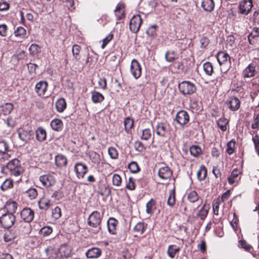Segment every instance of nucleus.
Listing matches in <instances>:
<instances>
[{"label": "nucleus", "instance_id": "f257e3e1", "mask_svg": "<svg viewBox=\"0 0 259 259\" xmlns=\"http://www.w3.org/2000/svg\"><path fill=\"white\" fill-rule=\"evenodd\" d=\"M217 59L220 66L222 73H226L231 66V62L229 54L225 52H220L217 55Z\"/></svg>", "mask_w": 259, "mask_h": 259}, {"label": "nucleus", "instance_id": "f03ea898", "mask_svg": "<svg viewBox=\"0 0 259 259\" xmlns=\"http://www.w3.org/2000/svg\"><path fill=\"white\" fill-rule=\"evenodd\" d=\"M103 218V214L98 211L92 212L88 219V224L95 228L94 233H98L101 230V223Z\"/></svg>", "mask_w": 259, "mask_h": 259}, {"label": "nucleus", "instance_id": "7ed1b4c3", "mask_svg": "<svg viewBox=\"0 0 259 259\" xmlns=\"http://www.w3.org/2000/svg\"><path fill=\"white\" fill-rule=\"evenodd\" d=\"M179 92L184 96H187L194 94L196 91L195 85L190 81H183L178 85Z\"/></svg>", "mask_w": 259, "mask_h": 259}, {"label": "nucleus", "instance_id": "20e7f679", "mask_svg": "<svg viewBox=\"0 0 259 259\" xmlns=\"http://www.w3.org/2000/svg\"><path fill=\"white\" fill-rule=\"evenodd\" d=\"M6 167L10 171V175L15 177L20 176L23 171V168L21 166L19 160L16 158L8 162Z\"/></svg>", "mask_w": 259, "mask_h": 259}, {"label": "nucleus", "instance_id": "39448f33", "mask_svg": "<svg viewBox=\"0 0 259 259\" xmlns=\"http://www.w3.org/2000/svg\"><path fill=\"white\" fill-rule=\"evenodd\" d=\"M17 133L23 145L31 140L34 135L33 131L29 128L27 129L20 128L17 131Z\"/></svg>", "mask_w": 259, "mask_h": 259}, {"label": "nucleus", "instance_id": "423d86ee", "mask_svg": "<svg viewBox=\"0 0 259 259\" xmlns=\"http://www.w3.org/2000/svg\"><path fill=\"white\" fill-rule=\"evenodd\" d=\"M16 221L15 216L11 213H6L0 217V224L5 229L11 228Z\"/></svg>", "mask_w": 259, "mask_h": 259}, {"label": "nucleus", "instance_id": "0eeeda50", "mask_svg": "<svg viewBox=\"0 0 259 259\" xmlns=\"http://www.w3.org/2000/svg\"><path fill=\"white\" fill-rule=\"evenodd\" d=\"M153 131L156 134L160 137H166L169 133V125L166 122H158Z\"/></svg>", "mask_w": 259, "mask_h": 259}, {"label": "nucleus", "instance_id": "6e6552de", "mask_svg": "<svg viewBox=\"0 0 259 259\" xmlns=\"http://www.w3.org/2000/svg\"><path fill=\"white\" fill-rule=\"evenodd\" d=\"M39 179L42 185L47 188L54 186L56 182V180L53 173L41 175L39 177Z\"/></svg>", "mask_w": 259, "mask_h": 259}, {"label": "nucleus", "instance_id": "1a4fd4ad", "mask_svg": "<svg viewBox=\"0 0 259 259\" xmlns=\"http://www.w3.org/2000/svg\"><path fill=\"white\" fill-rule=\"evenodd\" d=\"M76 177L80 179L84 178L88 170L87 166L82 162H77L74 166Z\"/></svg>", "mask_w": 259, "mask_h": 259}, {"label": "nucleus", "instance_id": "9d476101", "mask_svg": "<svg viewBox=\"0 0 259 259\" xmlns=\"http://www.w3.org/2000/svg\"><path fill=\"white\" fill-rule=\"evenodd\" d=\"M142 18L139 15H134L130 22V29L133 33H137L141 25Z\"/></svg>", "mask_w": 259, "mask_h": 259}, {"label": "nucleus", "instance_id": "9b49d317", "mask_svg": "<svg viewBox=\"0 0 259 259\" xmlns=\"http://www.w3.org/2000/svg\"><path fill=\"white\" fill-rule=\"evenodd\" d=\"M130 70L131 74L135 79H138L141 76L142 68L139 62L133 59L131 64Z\"/></svg>", "mask_w": 259, "mask_h": 259}, {"label": "nucleus", "instance_id": "f8f14e48", "mask_svg": "<svg viewBox=\"0 0 259 259\" xmlns=\"http://www.w3.org/2000/svg\"><path fill=\"white\" fill-rule=\"evenodd\" d=\"M189 119L188 113L184 110L179 111L176 115L175 120L181 126H183L188 123Z\"/></svg>", "mask_w": 259, "mask_h": 259}, {"label": "nucleus", "instance_id": "ddd939ff", "mask_svg": "<svg viewBox=\"0 0 259 259\" xmlns=\"http://www.w3.org/2000/svg\"><path fill=\"white\" fill-rule=\"evenodd\" d=\"M252 6V0H243L239 4V13L246 15L251 11Z\"/></svg>", "mask_w": 259, "mask_h": 259}, {"label": "nucleus", "instance_id": "4468645a", "mask_svg": "<svg viewBox=\"0 0 259 259\" xmlns=\"http://www.w3.org/2000/svg\"><path fill=\"white\" fill-rule=\"evenodd\" d=\"M21 219L26 223L31 222L34 218V211L29 207L23 208L20 212Z\"/></svg>", "mask_w": 259, "mask_h": 259}, {"label": "nucleus", "instance_id": "2eb2a0df", "mask_svg": "<svg viewBox=\"0 0 259 259\" xmlns=\"http://www.w3.org/2000/svg\"><path fill=\"white\" fill-rule=\"evenodd\" d=\"M226 104L227 107L233 111L237 110L240 105L239 100L233 96L229 97L227 100Z\"/></svg>", "mask_w": 259, "mask_h": 259}, {"label": "nucleus", "instance_id": "dca6fc26", "mask_svg": "<svg viewBox=\"0 0 259 259\" xmlns=\"http://www.w3.org/2000/svg\"><path fill=\"white\" fill-rule=\"evenodd\" d=\"M59 249L53 246H49L45 249V258L54 259L58 255Z\"/></svg>", "mask_w": 259, "mask_h": 259}, {"label": "nucleus", "instance_id": "f3484780", "mask_svg": "<svg viewBox=\"0 0 259 259\" xmlns=\"http://www.w3.org/2000/svg\"><path fill=\"white\" fill-rule=\"evenodd\" d=\"M48 83L46 81H40L35 87V91L39 96H44L47 91Z\"/></svg>", "mask_w": 259, "mask_h": 259}, {"label": "nucleus", "instance_id": "a211bd4d", "mask_svg": "<svg viewBox=\"0 0 259 259\" xmlns=\"http://www.w3.org/2000/svg\"><path fill=\"white\" fill-rule=\"evenodd\" d=\"M240 174L241 172L237 168L234 169L230 176L228 178L229 183L230 185H235L237 184L240 180V177H239Z\"/></svg>", "mask_w": 259, "mask_h": 259}, {"label": "nucleus", "instance_id": "6ab92c4d", "mask_svg": "<svg viewBox=\"0 0 259 259\" xmlns=\"http://www.w3.org/2000/svg\"><path fill=\"white\" fill-rule=\"evenodd\" d=\"M255 64L254 63L249 64L243 70V75L245 78H250L254 76L255 71Z\"/></svg>", "mask_w": 259, "mask_h": 259}, {"label": "nucleus", "instance_id": "aec40b11", "mask_svg": "<svg viewBox=\"0 0 259 259\" xmlns=\"http://www.w3.org/2000/svg\"><path fill=\"white\" fill-rule=\"evenodd\" d=\"M101 253L102 250L101 249L93 247L86 252L85 255L88 258H97L101 255Z\"/></svg>", "mask_w": 259, "mask_h": 259}, {"label": "nucleus", "instance_id": "412c9836", "mask_svg": "<svg viewBox=\"0 0 259 259\" xmlns=\"http://www.w3.org/2000/svg\"><path fill=\"white\" fill-rule=\"evenodd\" d=\"M125 5L119 3L114 10L115 15L117 20H121L125 16Z\"/></svg>", "mask_w": 259, "mask_h": 259}, {"label": "nucleus", "instance_id": "4be33fe9", "mask_svg": "<svg viewBox=\"0 0 259 259\" xmlns=\"http://www.w3.org/2000/svg\"><path fill=\"white\" fill-rule=\"evenodd\" d=\"M159 177L163 180H168L172 176V171L168 167H162L158 170Z\"/></svg>", "mask_w": 259, "mask_h": 259}, {"label": "nucleus", "instance_id": "5701e85b", "mask_svg": "<svg viewBox=\"0 0 259 259\" xmlns=\"http://www.w3.org/2000/svg\"><path fill=\"white\" fill-rule=\"evenodd\" d=\"M17 207L18 204L16 201L8 200L6 203L4 208L7 211L6 213H11V214H14L17 208Z\"/></svg>", "mask_w": 259, "mask_h": 259}, {"label": "nucleus", "instance_id": "b1692460", "mask_svg": "<svg viewBox=\"0 0 259 259\" xmlns=\"http://www.w3.org/2000/svg\"><path fill=\"white\" fill-rule=\"evenodd\" d=\"M118 223L117 220L113 218H110L107 221V227L109 232L111 234H116V226Z\"/></svg>", "mask_w": 259, "mask_h": 259}, {"label": "nucleus", "instance_id": "393cba45", "mask_svg": "<svg viewBox=\"0 0 259 259\" xmlns=\"http://www.w3.org/2000/svg\"><path fill=\"white\" fill-rule=\"evenodd\" d=\"M201 7L206 12H212L214 8V3L213 0H202Z\"/></svg>", "mask_w": 259, "mask_h": 259}, {"label": "nucleus", "instance_id": "a878e982", "mask_svg": "<svg viewBox=\"0 0 259 259\" xmlns=\"http://www.w3.org/2000/svg\"><path fill=\"white\" fill-rule=\"evenodd\" d=\"M38 205L39 209L47 210L51 205V200L43 197L38 201Z\"/></svg>", "mask_w": 259, "mask_h": 259}, {"label": "nucleus", "instance_id": "bb28decb", "mask_svg": "<svg viewBox=\"0 0 259 259\" xmlns=\"http://www.w3.org/2000/svg\"><path fill=\"white\" fill-rule=\"evenodd\" d=\"M56 165L59 167L66 166L67 164V159L66 157L62 154H58L55 158Z\"/></svg>", "mask_w": 259, "mask_h": 259}, {"label": "nucleus", "instance_id": "cd10ccee", "mask_svg": "<svg viewBox=\"0 0 259 259\" xmlns=\"http://www.w3.org/2000/svg\"><path fill=\"white\" fill-rule=\"evenodd\" d=\"M89 157L92 162L99 166L102 162V158L100 154L96 152L92 151L89 153Z\"/></svg>", "mask_w": 259, "mask_h": 259}, {"label": "nucleus", "instance_id": "c85d7f7f", "mask_svg": "<svg viewBox=\"0 0 259 259\" xmlns=\"http://www.w3.org/2000/svg\"><path fill=\"white\" fill-rule=\"evenodd\" d=\"M147 228V224L144 222H139L134 227V231L140 235L143 234Z\"/></svg>", "mask_w": 259, "mask_h": 259}, {"label": "nucleus", "instance_id": "c756f323", "mask_svg": "<svg viewBox=\"0 0 259 259\" xmlns=\"http://www.w3.org/2000/svg\"><path fill=\"white\" fill-rule=\"evenodd\" d=\"M63 124L60 119H54L51 122V126L52 129L56 131H60L63 128Z\"/></svg>", "mask_w": 259, "mask_h": 259}, {"label": "nucleus", "instance_id": "7c9ffc66", "mask_svg": "<svg viewBox=\"0 0 259 259\" xmlns=\"http://www.w3.org/2000/svg\"><path fill=\"white\" fill-rule=\"evenodd\" d=\"M91 99L93 103H99L104 100V97L102 94L94 91L92 92Z\"/></svg>", "mask_w": 259, "mask_h": 259}, {"label": "nucleus", "instance_id": "2f4dec72", "mask_svg": "<svg viewBox=\"0 0 259 259\" xmlns=\"http://www.w3.org/2000/svg\"><path fill=\"white\" fill-rule=\"evenodd\" d=\"M55 106L58 112H62L66 108L65 100L63 98L59 99L56 101Z\"/></svg>", "mask_w": 259, "mask_h": 259}, {"label": "nucleus", "instance_id": "473e14b6", "mask_svg": "<svg viewBox=\"0 0 259 259\" xmlns=\"http://www.w3.org/2000/svg\"><path fill=\"white\" fill-rule=\"evenodd\" d=\"M36 138L39 142H42L46 139V132L45 129L39 127L35 131Z\"/></svg>", "mask_w": 259, "mask_h": 259}, {"label": "nucleus", "instance_id": "72a5a7b5", "mask_svg": "<svg viewBox=\"0 0 259 259\" xmlns=\"http://www.w3.org/2000/svg\"><path fill=\"white\" fill-rule=\"evenodd\" d=\"M207 175V169L205 166L202 165L200 166L199 170L197 172V177L199 181L204 180Z\"/></svg>", "mask_w": 259, "mask_h": 259}, {"label": "nucleus", "instance_id": "f704fd0d", "mask_svg": "<svg viewBox=\"0 0 259 259\" xmlns=\"http://www.w3.org/2000/svg\"><path fill=\"white\" fill-rule=\"evenodd\" d=\"M187 198L188 200L191 203H195L199 200V196L195 191L188 193Z\"/></svg>", "mask_w": 259, "mask_h": 259}, {"label": "nucleus", "instance_id": "c9c22d12", "mask_svg": "<svg viewBox=\"0 0 259 259\" xmlns=\"http://www.w3.org/2000/svg\"><path fill=\"white\" fill-rule=\"evenodd\" d=\"M14 35L16 37L24 39L26 37V31L23 27L19 26L14 31Z\"/></svg>", "mask_w": 259, "mask_h": 259}, {"label": "nucleus", "instance_id": "e433bc0d", "mask_svg": "<svg viewBox=\"0 0 259 259\" xmlns=\"http://www.w3.org/2000/svg\"><path fill=\"white\" fill-rule=\"evenodd\" d=\"M59 251L60 252L62 256L67 257H69L71 253V249L68 245H63L60 247Z\"/></svg>", "mask_w": 259, "mask_h": 259}, {"label": "nucleus", "instance_id": "4c0bfd02", "mask_svg": "<svg viewBox=\"0 0 259 259\" xmlns=\"http://www.w3.org/2000/svg\"><path fill=\"white\" fill-rule=\"evenodd\" d=\"M13 187V181L11 179H6L3 182L1 186V189L5 191L9 189H11Z\"/></svg>", "mask_w": 259, "mask_h": 259}, {"label": "nucleus", "instance_id": "58836bf2", "mask_svg": "<svg viewBox=\"0 0 259 259\" xmlns=\"http://www.w3.org/2000/svg\"><path fill=\"white\" fill-rule=\"evenodd\" d=\"M209 208L207 207L204 204L199 210V212L197 214V216L199 217L201 220H204L207 215Z\"/></svg>", "mask_w": 259, "mask_h": 259}, {"label": "nucleus", "instance_id": "ea45409f", "mask_svg": "<svg viewBox=\"0 0 259 259\" xmlns=\"http://www.w3.org/2000/svg\"><path fill=\"white\" fill-rule=\"evenodd\" d=\"M9 151V146L7 141L4 138L0 137V153Z\"/></svg>", "mask_w": 259, "mask_h": 259}, {"label": "nucleus", "instance_id": "a19ab883", "mask_svg": "<svg viewBox=\"0 0 259 259\" xmlns=\"http://www.w3.org/2000/svg\"><path fill=\"white\" fill-rule=\"evenodd\" d=\"M125 131L129 133L134 126V120L130 117H126L124 122Z\"/></svg>", "mask_w": 259, "mask_h": 259}, {"label": "nucleus", "instance_id": "79ce46f5", "mask_svg": "<svg viewBox=\"0 0 259 259\" xmlns=\"http://www.w3.org/2000/svg\"><path fill=\"white\" fill-rule=\"evenodd\" d=\"M26 196L30 200L34 199L37 196V191L35 188H30L25 192Z\"/></svg>", "mask_w": 259, "mask_h": 259}, {"label": "nucleus", "instance_id": "37998d69", "mask_svg": "<svg viewBox=\"0 0 259 259\" xmlns=\"http://www.w3.org/2000/svg\"><path fill=\"white\" fill-rule=\"evenodd\" d=\"M155 201L153 199H151L146 204V212L151 214L155 209Z\"/></svg>", "mask_w": 259, "mask_h": 259}, {"label": "nucleus", "instance_id": "c03bdc74", "mask_svg": "<svg viewBox=\"0 0 259 259\" xmlns=\"http://www.w3.org/2000/svg\"><path fill=\"white\" fill-rule=\"evenodd\" d=\"M203 70L208 75H211L213 72V68L212 64L209 62H206L203 64Z\"/></svg>", "mask_w": 259, "mask_h": 259}, {"label": "nucleus", "instance_id": "a18cd8bd", "mask_svg": "<svg viewBox=\"0 0 259 259\" xmlns=\"http://www.w3.org/2000/svg\"><path fill=\"white\" fill-rule=\"evenodd\" d=\"M228 123V121L225 118H220L217 121V124L219 128L223 131H226L227 130V124Z\"/></svg>", "mask_w": 259, "mask_h": 259}, {"label": "nucleus", "instance_id": "49530a36", "mask_svg": "<svg viewBox=\"0 0 259 259\" xmlns=\"http://www.w3.org/2000/svg\"><path fill=\"white\" fill-rule=\"evenodd\" d=\"M108 153L110 157L112 159H116L118 157V151L115 147H109L108 149Z\"/></svg>", "mask_w": 259, "mask_h": 259}, {"label": "nucleus", "instance_id": "de8ad7c7", "mask_svg": "<svg viewBox=\"0 0 259 259\" xmlns=\"http://www.w3.org/2000/svg\"><path fill=\"white\" fill-rule=\"evenodd\" d=\"M2 111L4 114L6 115L10 113L13 109V105L11 103H7L1 106Z\"/></svg>", "mask_w": 259, "mask_h": 259}, {"label": "nucleus", "instance_id": "09e8293b", "mask_svg": "<svg viewBox=\"0 0 259 259\" xmlns=\"http://www.w3.org/2000/svg\"><path fill=\"white\" fill-rule=\"evenodd\" d=\"M190 152L192 156L197 157L201 153V149L198 146L193 145L190 148Z\"/></svg>", "mask_w": 259, "mask_h": 259}, {"label": "nucleus", "instance_id": "8fccbe9b", "mask_svg": "<svg viewBox=\"0 0 259 259\" xmlns=\"http://www.w3.org/2000/svg\"><path fill=\"white\" fill-rule=\"evenodd\" d=\"M80 51V47L77 45H74L72 47V52L74 59L76 61L80 59L79 54Z\"/></svg>", "mask_w": 259, "mask_h": 259}, {"label": "nucleus", "instance_id": "3c124183", "mask_svg": "<svg viewBox=\"0 0 259 259\" xmlns=\"http://www.w3.org/2000/svg\"><path fill=\"white\" fill-rule=\"evenodd\" d=\"M179 251V248H174V245H170L168 247V250H167V253L168 256L171 258H173L176 253Z\"/></svg>", "mask_w": 259, "mask_h": 259}, {"label": "nucleus", "instance_id": "603ef678", "mask_svg": "<svg viewBox=\"0 0 259 259\" xmlns=\"http://www.w3.org/2000/svg\"><path fill=\"white\" fill-rule=\"evenodd\" d=\"M176 202L175 195L174 190H171L169 192V197L167 200V204L170 206H172L175 205Z\"/></svg>", "mask_w": 259, "mask_h": 259}, {"label": "nucleus", "instance_id": "864d4df0", "mask_svg": "<svg viewBox=\"0 0 259 259\" xmlns=\"http://www.w3.org/2000/svg\"><path fill=\"white\" fill-rule=\"evenodd\" d=\"M52 233V229L49 226L44 227L40 229L39 231V233L44 236H48Z\"/></svg>", "mask_w": 259, "mask_h": 259}, {"label": "nucleus", "instance_id": "5fc2aeb1", "mask_svg": "<svg viewBox=\"0 0 259 259\" xmlns=\"http://www.w3.org/2000/svg\"><path fill=\"white\" fill-rule=\"evenodd\" d=\"M151 131L149 128H145L142 131L141 139L144 140H148L151 137Z\"/></svg>", "mask_w": 259, "mask_h": 259}, {"label": "nucleus", "instance_id": "6e6d98bb", "mask_svg": "<svg viewBox=\"0 0 259 259\" xmlns=\"http://www.w3.org/2000/svg\"><path fill=\"white\" fill-rule=\"evenodd\" d=\"M135 148L136 151L140 152H142L144 151L146 149V148L144 144L139 141H137L135 142L134 144Z\"/></svg>", "mask_w": 259, "mask_h": 259}, {"label": "nucleus", "instance_id": "4d7b16f0", "mask_svg": "<svg viewBox=\"0 0 259 259\" xmlns=\"http://www.w3.org/2000/svg\"><path fill=\"white\" fill-rule=\"evenodd\" d=\"M235 145V142L234 141L232 140L228 143L226 151L228 154L231 155L233 153Z\"/></svg>", "mask_w": 259, "mask_h": 259}, {"label": "nucleus", "instance_id": "13d9d810", "mask_svg": "<svg viewBox=\"0 0 259 259\" xmlns=\"http://www.w3.org/2000/svg\"><path fill=\"white\" fill-rule=\"evenodd\" d=\"M128 168L134 173L138 172L140 169L138 163L135 161H132L128 164Z\"/></svg>", "mask_w": 259, "mask_h": 259}, {"label": "nucleus", "instance_id": "bf43d9fd", "mask_svg": "<svg viewBox=\"0 0 259 259\" xmlns=\"http://www.w3.org/2000/svg\"><path fill=\"white\" fill-rule=\"evenodd\" d=\"M157 26L156 25H153L150 26L147 30L146 33L149 36H153L156 34V28Z\"/></svg>", "mask_w": 259, "mask_h": 259}, {"label": "nucleus", "instance_id": "052dcab7", "mask_svg": "<svg viewBox=\"0 0 259 259\" xmlns=\"http://www.w3.org/2000/svg\"><path fill=\"white\" fill-rule=\"evenodd\" d=\"M166 60L168 62H172L176 59L175 53L174 52H167L165 55Z\"/></svg>", "mask_w": 259, "mask_h": 259}, {"label": "nucleus", "instance_id": "680f3d73", "mask_svg": "<svg viewBox=\"0 0 259 259\" xmlns=\"http://www.w3.org/2000/svg\"><path fill=\"white\" fill-rule=\"evenodd\" d=\"M126 188L130 190H134L135 189L136 186L134 180L133 178L130 177L128 179L126 185Z\"/></svg>", "mask_w": 259, "mask_h": 259}, {"label": "nucleus", "instance_id": "e2e57ef3", "mask_svg": "<svg viewBox=\"0 0 259 259\" xmlns=\"http://www.w3.org/2000/svg\"><path fill=\"white\" fill-rule=\"evenodd\" d=\"M191 108L194 110V112H199L201 110V105L197 101H192L190 103Z\"/></svg>", "mask_w": 259, "mask_h": 259}, {"label": "nucleus", "instance_id": "0e129e2a", "mask_svg": "<svg viewBox=\"0 0 259 259\" xmlns=\"http://www.w3.org/2000/svg\"><path fill=\"white\" fill-rule=\"evenodd\" d=\"M113 185L114 186H119L121 183V178L119 175L114 174L112 178Z\"/></svg>", "mask_w": 259, "mask_h": 259}, {"label": "nucleus", "instance_id": "69168bd1", "mask_svg": "<svg viewBox=\"0 0 259 259\" xmlns=\"http://www.w3.org/2000/svg\"><path fill=\"white\" fill-rule=\"evenodd\" d=\"M52 217L55 219H59L61 215V209L58 207H55L52 211Z\"/></svg>", "mask_w": 259, "mask_h": 259}, {"label": "nucleus", "instance_id": "338daca9", "mask_svg": "<svg viewBox=\"0 0 259 259\" xmlns=\"http://www.w3.org/2000/svg\"><path fill=\"white\" fill-rule=\"evenodd\" d=\"M29 50L31 54L35 55L40 52V47L36 44H32Z\"/></svg>", "mask_w": 259, "mask_h": 259}, {"label": "nucleus", "instance_id": "774afa93", "mask_svg": "<svg viewBox=\"0 0 259 259\" xmlns=\"http://www.w3.org/2000/svg\"><path fill=\"white\" fill-rule=\"evenodd\" d=\"M252 141L254 144L255 148L257 154L259 155V137L256 135L252 138Z\"/></svg>", "mask_w": 259, "mask_h": 259}]
</instances>
